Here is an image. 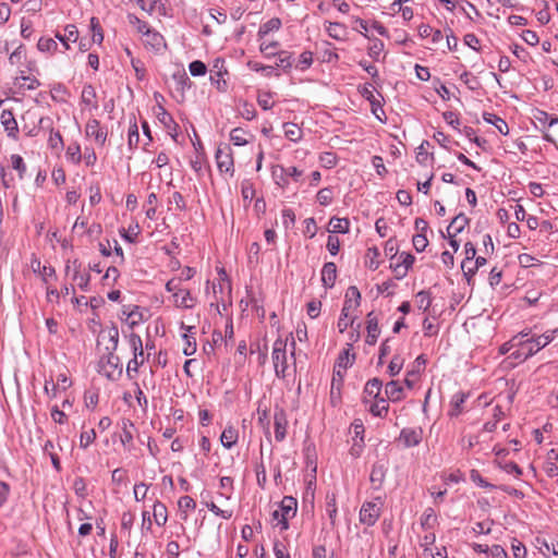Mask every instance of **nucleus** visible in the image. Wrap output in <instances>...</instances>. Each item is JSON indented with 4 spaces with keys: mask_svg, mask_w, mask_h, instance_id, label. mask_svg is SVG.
Returning a JSON list of instances; mask_svg holds the SVG:
<instances>
[{
    "mask_svg": "<svg viewBox=\"0 0 558 558\" xmlns=\"http://www.w3.org/2000/svg\"><path fill=\"white\" fill-rule=\"evenodd\" d=\"M295 340L292 332L284 338L279 336L274 344L271 360L276 376L286 378L290 375V369L295 366Z\"/></svg>",
    "mask_w": 558,
    "mask_h": 558,
    "instance_id": "obj_1",
    "label": "nucleus"
},
{
    "mask_svg": "<svg viewBox=\"0 0 558 558\" xmlns=\"http://www.w3.org/2000/svg\"><path fill=\"white\" fill-rule=\"evenodd\" d=\"M554 332H546L532 338H527V333L523 332L517 335V349L510 356L521 362L527 360L553 341Z\"/></svg>",
    "mask_w": 558,
    "mask_h": 558,
    "instance_id": "obj_2",
    "label": "nucleus"
},
{
    "mask_svg": "<svg viewBox=\"0 0 558 558\" xmlns=\"http://www.w3.org/2000/svg\"><path fill=\"white\" fill-rule=\"evenodd\" d=\"M361 304V293L355 286H350L344 294V302L341 310L337 327L340 332H344L352 326L356 319V311Z\"/></svg>",
    "mask_w": 558,
    "mask_h": 558,
    "instance_id": "obj_3",
    "label": "nucleus"
},
{
    "mask_svg": "<svg viewBox=\"0 0 558 558\" xmlns=\"http://www.w3.org/2000/svg\"><path fill=\"white\" fill-rule=\"evenodd\" d=\"M166 290L171 293V300L177 308L191 310L197 304V298L178 280H168Z\"/></svg>",
    "mask_w": 558,
    "mask_h": 558,
    "instance_id": "obj_4",
    "label": "nucleus"
},
{
    "mask_svg": "<svg viewBox=\"0 0 558 558\" xmlns=\"http://www.w3.org/2000/svg\"><path fill=\"white\" fill-rule=\"evenodd\" d=\"M128 343L133 353V357L129 361L126 366V374L130 378H133V373L136 374L138 368L149 357V352L145 353L143 340L140 335L131 332L128 336Z\"/></svg>",
    "mask_w": 558,
    "mask_h": 558,
    "instance_id": "obj_5",
    "label": "nucleus"
},
{
    "mask_svg": "<svg viewBox=\"0 0 558 558\" xmlns=\"http://www.w3.org/2000/svg\"><path fill=\"white\" fill-rule=\"evenodd\" d=\"M204 504L216 515L223 519H230L233 514L234 502L230 495H225L221 490H215L214 494L205 497Z\"/></svg>",
    "mask_w": 558,
    "mask_h": 558,
    "instance_id": "obj_6",
    "label": "nucleus"
},
{
    "mask_svg": "<svg viewBox=\"0 0 558 558\" xmlns=\"http://www.w3.org/2000/svg\"><path fill=\"white\" fill-rule=\"evenodd\" d=\"M302 175L303 171L294 166L283 167L281 165H275L271 167V178L275 184L282 190H287L292 182L299 183Z\"/></svg>",
    "mask_w": 558,
    "mask_h": 558,
    "instance_id": "obj_7",
    "label": "nucleus"
},
{
    "mask_svg": "<svg viewBox=\"0 0 558 558\" xmlns=\"http://www.w3.org/2000/svg\"><path fill=\"white\" fill-rule=\"evenodd\" d=\"M65 276L70 277L72 284H76L82 291H88L90 275L83 268L78 259L68 260L64 267Z\"/></svg>",
    "mask_w": 558,
    "mask_h": 558,
    "instance_id": "obj_8",
    "label": "nucleus"
},
{
    "mask_svg": "<svg viewBox=\"0 0 558 558\" xmlns=\"http://www.w3.org/2000/svg\"><path fill=\"white\" fill-rule=\"evenodd\" d=\"M298 510V501L291 496H286L279 504L278 509L272 512V518L277 521V525H281V530L289 527L288 521L295 517Z\"/></svg>",
    "mask_w": 558,
    "mask_h": 558,
    "instance_id": "obj_9",
    "label": "nucleus"
},
{
    "mask_svg": "<svg viewBox=\"0 0 558 558\" xmlns=\"http://www.w3.org/2000/svg\"><path fill=\"white\" fill-rule=\"evenodd\" d=\"M98 372L110 380L120 378L122 375L120 357L114 353L104 355L99 361Z\"/></svg>",
    "mask_w": 558,
    "mask_h": 558,
    "instance_id": "obj_10",
    "label": "nucleus"
},
{
    "mask_svg": "<svg viewBox=\"0 0 558 558\" xmlns=\"http://www.w3.org/2000/svg\"><path fill=\"white\" fill-rule=\"evenodd\" d=\"M215 158L220 173H226L232 177L234 173V160L231 147L226 143L219 144Z\"/></svg>",
    "mask_w": 558,
    "mask_h": 558,
    "instance_id": "obj_11",
    "label": "nucleus"
},
{
    "mask_svg": "<svg viewBox=\"0 0 558 558\" xmlns=\"http://www.w3.org/2000/svg\"><path fill=\"white\" fill-rule=\"evenodd\" d=\"M414 262L415 257L412 254L402 252L396 258V262L390 263V268L397 279H402L408 275V271L413 266Z\"/></svg>",
    "mask_w": 558,
    "mask_h": 558,
    "instance_id": "obj_12",
    "label": "nucleus"
},
{
    "mask_svg": "<svg viewBox=\"0 0 558 558\" xmlns=\"http://www.w3.org/2000/svg\"><path fill=\"white\" fill-rule=\"evenodd\" d=\"M72 385L66 374L61 373L57 376L56 381L46 380L44 391L49 398H57L60 392L68 390Z\"/></svg>",
    "mask_w": 558,
    "mask_h": 558,
    "instance_id": "obj_13",
    "label": "nucleus"
},
{
    "mask_svg": "<svg viewBox=\"0 0 558 558\" xmlns=\"http://www.w3.org/2000/svg\"><path fill=\"white\" fill-rule=\"evenodd\" d=\"M85 135L94 138L97 145L104 146L107 141L108 132L105 126L100 125L97 119L90 118L85 125Z\"/></svg>",
    "mask_w": 558,
    "mask_h": 558,
    "instance_id": "obj_14",
    "label": "nucleus"
},
{
    "mask_svg": "<svg viewBox=\"0 0 558 558\" xmlns=\"http://www.w3.org/2000/svg\"><path fill=\"white\" fill-rule=\"evenodd\" d=\"M31 268L36 275L40 277L44 284H50L57 280L56 269L50 265L43 264L36 257L32 258Z\"/></svg>",
    "mask_w": 558,
    "mask_h": 558,
    "instance_id": "obj_15",
    "label": "nucleus"
},
{
    "mask_svg": "<svg viewBox=\"0 0 558 558\" xmlns=\"http://www.w3.org/2000/svg\"><path fill=\"white\" fill-rule=\"evenodd\" d=\"M227 74L228 71L225 66V61L222 59H216L210 69V81L216 85L219 92H225L227 89V82L225 80V75Z\"/></svg>",
    "mask_w": 558,
    "mask_h": 558,
    "instance_id": "obj_16",
    "label": "nucleus"
},
{
    "mask_svg": "<svg viewBox=\"0 0 558 558\" xmlns=\"http://www.w3.org/2000/svg\"><path fill=\"white\" fill-rule=\"evenodd\" d=\"M345 372L335 369L332 371V378L330 384V403L337 407L341 403V390L343 386V378Z\"/></svg>",
    "mask_w": 558,
    "mask_h": 558,
    "instance_id": "obj_17",
    "label": "nucleus"
},
{
    "mask_svg": "<svg viewBox=\"0 0 558 558\" xmlns=\"http://www.w3.org/2000/svg\"><path fill=\"white\" fill-rule=\"evenodd\" d=\"M81 105L83 106L84 110H88L89 112L98 110L99 105L97 93L92 84H86L83 86L81 93Z\"/></svg>",
    "mask_w": 558,
    "mask_h": 558,
    "instance_id": "obj_18",
    "label": "nucleus"
},
{
    "mask_svg": "<svg viewBox=\"0 0 558 558\" xmlns=\"http://www.w3.org/2000/svg\"><path fill=\"white\" fill-rule=\"evenodd\" d=\"M378 317L375 315L374 312H369L366 316V337L365 342L368 345H375L379 336H380V328L378 324Z\"/></svg>",
    "mask_w": 558,
    "mask_h": 558,
    "instance_id": "obj_19",
    "label": "nucleus"
},
{
    "mask_svg": "<svg viewBox=\"0 0 558 558\" xmlns=\"http://www.w3.org/2000/svg\"><path fill=\"white\" fill-rule=\"evenodd\" d=\"M135 432L136 428L134 424L130 420L123 418L121 422L120 441L128 451H131L134 448Z\"/></svg>",
    "mask_w": 558,
    "mask_h": 558,
    "instance_id": "obj_20",
    "label": "nucleus"
},
{
    "mask_svg": "<svg viewBox=\"0 0 558 558\" xmlns=\"http://www.w3.org/2000/svg\"><path fill=\"white\" fill-rule=\"evenodd\" d=\"M423 438L422 428H403L399 436V441L407 448L417 446Z\"/></svg>",
    "mask_w": 558,
    "mask_h": 558,
    "instance_id": "obj_21",
    "label": "nucleus"
},
{
    "mask_svg": "<svg viewBox=\"0 0 558 558\" xmlns=\"http://www.w3.org/2000/svg\"><path fill=\"white\" fill-rule=\"evenodd\" d=\"M380 515V508L375 502H365L360 511V520L362 523L373 525Z\"/></svg>",
    "mask_w": 558,
    "mask_h": 558,
    "instance_id": "obj_22",
    "label": "nucleus"
},
{
    "mask_svg": "<svg viewBox=\"0 0 558 558\" xmlns=\"http://www.w3.org/2000/svg\"><path fill=\"white\" fill-rule=\"evenodd\" d=\"M259 43V51L265 58H272L280 51V43L270 36L257 37Z\"/></svg>",
    "mask_w": 558,
    "mask_h": 558,
    "instance_id": "obj_23",
    "label": "nucleus"
},
{
    "mask_svg": "<svg viewBox=\"0 0 558 558\" xmlns=\"http://www.w3.org/2000/svg\"><path fill=\"white\" fill-rule=\"evenodd\" d=\"M535 546L539 549V551L544 556H548L549 554L558 557V539L550 537H544V536H536L535 537Z\"/></svg>",
    "mask_w": 558,
    "mask_h": 558,
    "instance_id": "obj_24",
    "label": "nucleus"
},
{
    "mask_svg": "<svg viewBox=\"0 0 558 558\" xmlns=\"http://www.w3.org/2000/svg\"><path fill=\"white\" fill-rule=\"evenodd\" d=\"M0 122L3 125L8 136L16 140L19 133L17 122L14 118V114L10 110H3L0 114Z\"/></svg>",
    "mask_w": 558,
    "mask_h": 558,
    "instance_id": "obj_25",
    "label": "nucleus"
},
{
    "mask_svg": "<svg viewBox=\"0 0 558 558\" xmlns=\"http://www.w3.org/2000/svg\"><path fill=\"white\" fill-rule=\"evenodd\" d=\"M156 114L160 123H162L167 129L168 133L172 136L173 140H175L179 125L173 120L172 116L168 113L161 106H158Z\"/></svg>",
    "mask_w": 558,
    "mask_h": 558,
    "instance_id": "obj_26",
    "label": "nucleus"
},
{
    "mask_svg": "<svg viewBox=\"0 0 558 558\" xmlns=\"http://www.w3.org/2000/svg\"><path fill=\"white\" fill-rule=\"evenodd\" d=\"M381 381L378 378L369 379L364 387V403H369L380 397Z\"/></svg>",
    "mask_w": 558,
    "mask_h": 558,
    "instance_id": "obj_27",
    "label": "nucleus"
},
{
    "mask_svg": "<svg viewBox=\"0 0 558 558\" xmlns=\"http://www.w3.org/2000/svg\"><path fill=\"white\" fill-rule=\"evenodd\" d=\"M142 41L144 46L148 49L158 51L162 47H165V39L161 34L156 32L155 29H150L142 37Z\"/></svg>",
    "mask_w": 558,
    "mask_h": 558,
    "instance_id": "obj_28",
    "label": "nucleus"
},
{
    "mask_svg": "<svg viewBox=\"0 0 558 558\" xmlns=\"http://www.w3.org/2000/svg\"><path fill=\"white\" fill-rule=\"evenodd\" d=\"M494 451L496 453L498 464L509 474H513L514 476H520L522 474L521 469L514 462H505L502 464V457L506 453V449L499 446L494 447Z\"/></svg>",
    "mask_w": 558,
    "mask_h": 558,
    "instance_id": "obj_29",
    "label": "nucleus"
},
{
    "mask_svg": "<svg viewBox=\"0 0 558 558\" xmlns=\"http://www.w3.org/2000/svg\"><path fill=\"white\" fill-rule=\"evenodd\" d=\"M337 279V266L335 263L329 262L323 266L322 282L325 288H332Z\"/></svg>",
    "mask_w": 558,
    "mask_h": 558,
    "instance_id": "obj_30",
    "label": "nucleus"
},
{
    "mask_svg": "<svg viewBox=\"0 0 558 558\" xmlns=\"http://www.w3.org/2000/svg\"><path fill=\"white\" fill-rule=\"evenodd\" d=\"M417 31H418V35L422 38L429 39V43L432 45H437L444 39L442 33L440 29H435L427 24L420 25Z\"/></svg>",
    "mask_w": 558,
    "mask_h": 558,
    "instance_id": "obj_31",
    "label": "nucleus"
},
{
    "mask_svg": "<svg viewBox=\"0 0 558 558\" xmlns=\"http://www.w3.org/2000/svg\"><path fill=\"white\" fill-rule=\"evenodd\" d=\"M275 438L282 441L287 435L288 421L283 412L275 413L274 416Z\"/></svg>",
    "mask_w": 558,
    "mask_h": 558,
    "instance_id": "obj_32",
    "label": "nucleus"
},
{
    "mask_svg": "<svg viewBox=\"0 0 558 558\" xmlns=\"http://www.w3.org/2000/svg\"><path fill=\"white\" fill-rule=\"evenodd\" d=\"M238 439L239 430L233 425L226 426L220 435V442L227 449L232 448L238 442Z\"/></svg>",
    "mask_w": 558,
    "mask_h": 558,
    "instance_id": "obj_33",
    "label": "nucleus"
},
{
    "mask_svg": "<svg viewBox=\"0 0 558 558\" xmlns=\"http://www.w3.org/2000/svg\"><path fill=\"white\" fill-rule=\"evenodd\" d=\"M385 393L388 400L398 402L404 398L403 388L398 380L389 381L385 387Z\"/></svg>",
    "mask_w": 558,
    "mask_h": 558,
    "instance_id": "obj_34",
    "label": "nucleus"
},
{
    "mask_svg": "<svg viewBox=\"0 0 558 558\" xmlns=\"http://www.w3.org/2000/svg\"><path fill=\"white\" fill-rule=\"evenodd\" d=\"M254 136L246 130L242 128H234L230 132V141L235 146H244L251 142L250 138H253Z\"/></svg>",
    "mask_w": 558,
    "mask_h": 558,
    "instance_id": "obj_35",
    "label": "nucleus"
},
{
    "mask_svg": "<svg viewBox=\"0 0 558 558\" xmlns=\"http://www.w3.org/2000/svg\"><path fill=\"white\" fill-rule=\"evenodd\" d=\"M281 26V20L279 17H272L259 26L257 37L270 36L271 33L278 32Z\"/></svg>",
    "mask_w": 558,
    "mask_h": 558,
    "instance_id": "obj_36",
    "label": "nucleus"
},
{
    "mask_svg": "<svg viewBox=\"0 0 558 558\" xmlns=\"http://www.w3.org/2000/svg\"><path fill=\"white\" fill-rule=\"evenodd\" d=\"M483 119L485 122L493 124L502 135L509 134V126L502 118L494 113L484 112Z\"/></svg>",
    "mask_w": 558,
    "mask_h": 558,
    "instance_id": "obj_37",
    "label": "nucleus"
},
{
    "mask_svg": "<svg viewBox=\"0 0 558 558\" xmlns=\"http://www.w3.org/2000/svg\"><path fill=\"white\" fill-rule=\"evenodd\" d=\"M326 32L336 40H343L348 34L345 25L338 22H329L326 25Z\"/></svg>",
    "mask_w": 558,
    "mask_h": 558,
    "instance_id": "obj_38",
    "label": "nucleus"
},
{
    "mask_svg": "<svg viewBox=\"0 0 558 558\" xmlns=\"http://www.w3.org/2000/svg\"><path fill=\"white\" fill-rule=\"evenodd\" d=\"M64 31V35L57 33L56 38H58L63 44L65 49H69V43H75L78 39V31L75 25H68Z\"/></svg>",
    "mask_w": 558,
    "mask_h": 558,
    "instance_id": "obj_39",
    "label": "nucleus"
},
{
    "mask_svg": "<svg viewBox=\"0 0 558 558\" xmlns=\"http://www.w3.org/2000/svg\"><path fill=\"white\" fill-rule=\"evenodd\" d=\"M466 398L468 396L463 392H458L452 396L450 410L448 412L450 416H458L462 413Z\"/></svg>",
    "mask_w": 558,
    "mask_h": 558,
    "instance_id": "obj_40",
    "label": "nucleus"
},
{
    "mask_svg": "<svg viewBox=\"0 0 558 558\" xmlns=\"http://www.w3.org/2000/svg\"><path fill=\"white\" fill-rule=\"evenodd\" d=\"M368 404V410L374 416L384 417L387 415L389 405L384 398L379 397L378 399L373 400Z\"/></svg>",
    "mask_w": 558,
    "mask_h": 558,
    "instance_id": "obj_41",
    "label": "nucleus"
},
{
    "mask_svg": "<svg viewBox=\"0 0 558 558\" xmlns=\"http://www.w3.org/2000/svg\"><path fill=\"white\" fill-rule=\"evenodd\" d=\"M283 132L284 136L292 142H299L303 136L302 129L298 124L292 122L283 123Z\"/></svg>",
    "mask_w": 558,
    "mask_h": 558,
    "instance_id": "obj_42",
    "label": "nucleus"
},
{
    "mask_svg": "<svg viewBox=\"0 0 558 558\" xmlns=\"http://www.w3.org/2000/svg\"><path fill=\"white\" fill-rule=\"evenodd\" d=\"M275 94L270 90H258L257 104L263 110H270L275 106Z\"/></svg>",
    "mask_w": 558,
    "mask_h": 558,
    "instance_id": "obj_43",
    "label": "nucleus"
},
{
    "mask_svg": "<svg viewBox=\"0 0 558 558\" xmlns=\"http://www.w3.org/2000/svg\"><path fill=\"white\" fill-rule=\"evenodd\" d=\"M379 256L380 253L376 246L367 248L364 262L365 266L372 270H376L380 265Z\"/></svg>",
    "mask_w": 558,
    "mask_h": 558,
    "instance_id": "obj_44",
    "label": "nucleus"
},
{
    "mask_svg": "<svg viewBox=\"0 0 558 558\" xmlns=\"http://www.w3.org/2000/svg\"><path fill=\"white\" fill-rule=\"evenodd\" d=\"M350 230V221L347 218L332 217L329 221V231L338 233H348Z\"/></svg>",
    "mask_w": 558,
    "mask_h": 558,
    "instance_id": "obj_45",
    "label": "nucleus"
},
{
    "mask_svg": "<svg viewBox=\"0 0 558 558\" xmlns=\"http://www.w3.org/2000/svg\"><path fill=\"white\" fill-rule=\"evenodd\" d=\"M65 158L74 165H78L82 161L83 154L78 143H71L65 150Z\"/></svg>",
    "mask_w": 558,
    "mask_h": 558,
    "instance_id": "obj_46",
    "label": "nucleus"
},
{
    "mask_svg": "<svg viewBox=\"0 0 558 558\" xmlns=\"http://www.w3.org/2000/svg\"><path fill=\"white\" fill-rule=\"evenodd\" d=\"M466 225L468 218L465 216L459 215L454 217L447 228L448 235H457L465 228Z\"/></svg>",
    "mask_w": 558,
    "mask_h": 558,
    "instance_id": "obj_47",
    "label": "nucleus"
},
{
    "mask_svg": "<svg viewBox=\"0 0 558 558\" xmlns=\"http://www.w3.org/2000/svg\"><path fill=\"white\" fill-rule=\"evenodd\" d=\"M123 314L126 315V320L129 322L130 326L137 325L143 320V314L138 306L125 307L123 310Z\"/></svg>",
    "mask_w": 558,
    "mask_h": 558,
    "instance_id": "obj_48",
    "label": "nucleus"
},
{
    "mask_svg": "<svg viewBox=\"0 0 558 558\" xmlns=\"http://www.w3.org/2000/svg\"><path fill=\"white\" fill-rule=\"evenodd\" d=\"M276 57V68L287 71L293 66V58L290 52L280 50Z\"/></svg>",
    "mask_w": 558,
    "mask_h": 558,
    "instance_id": "obj_49",
    "label": "nucleus"
},
{
    "mask_svg": "<svg viewBox=\"0 0 558 558\" xmlns=\"http://www.w3.org/2000/svg\"><path fill=\"white\" fill-rule=\"evenodd\" d=\"M37 48L41 52L54 53L58 49V44L53 38L40 37L37 43Z\"/></svg>",
    "mask_w": 558,
    "mask_h": 558,
    "instance_id": "obj_50",
    "label": "nucleus"
},
{
    "mask_svg": "<svg viewBox=\"0 0 558 558\" xmlns=\"http://www.w3.org/2000/svg\"><path fill=\"white\" fill-rule=\"evenodd\" d=\"M384 47H385V45L380 39L374 38V39H372V41L367 48V53L374 61H378L380 54L384 51Z\"/></svg>",
    "mask_w": 558,
    "mask_h": 558,
    "instance_id": "obj_51",
    "label": "nucleus"
},
{
    "mask_svg": "<svg viewBox=\"0 0 558 558\" xmlns=\"http://www.w3.org/2000/svg\"><path fill=\"white\" fill-rule=\"evenodd\" d=\"M157 203H158V198H157V194L156 193H150L148 196H147V199H146V217L150 220H154L156 219V213H157Z\"/></svg>",
    "mask_w": 558,
    "mask_h": 558,
    "instance_id": "obj_52",
    "label": "nucleus"
},
{
    "mask_svg": "<svg viewBox=\"0 0 558 558\" xmlns=\"http://www.w3.org/2000/svg\"><path fill=\"white\" fill-rule=\"evenodd\" d=\"M353 361H354V355H351L349 352V349H348L339 355L333 368L345 372L347 368L350 365H352Z\"/></svg>",
    "mask_w": 558,
    "mask_h": 558,
    "instance_id": "obj_53",
    "label": "nucleus"
},
{
    "mask_svg": "<svg viewBox=\"0 0 558 558\" xmlns=\"http://www.w3.org/2000/svg\"><path fill=\"white\" fill-rule=\"evenodd\" d=\"M313 63V53L311 51H303L298 60L294 62L293 61V65L301 70V71H305L306 69H308Z\"/></svg>",
    "mask_w": 558,
    "mask_h": 558,
    "instance_id": "obj_54",
    "label": "nucleus"
},
{
    "mask_svg": "<svg viewBox=\"0 0 558 558\" xmlns=\"http://www.w3.org/2000/svg\"><path fill=\"white\" fill-rule=\"evenodd\" d=\"M90 29L93 33V41L100 45L104 41V31L99 23V20L95 16L90 19Z\"/></svg>",
    "mask_w": 558,
    "mask_h": 558,
    "instance_id": "obj_55",
    "label": "nucleus"
},
{
    "mask_svg": "<svg viewBox=\"0 0 558 558\" xmlns=\"http://www.w3.org/2000/svg\"><path fill=\"white\" fill-rule=\"evenodd\" d=\"M179 508L180 511L183 513V519L187 518V512L195 509L196 502L193 498L190 496H183L179 499Z\"/></svg>",
    "mask_w": 558,
    "mask_h": 558,
    "instance_id": "obj_56",
    "label": "nucleus"
},
{
    "mask_svg": "<svg viewBox=\"0 0 558 558\" xmlns=\"http://www.w3.org/2000/svg\"><path fill=\"white\" fill-rule=\"evenodd\" d=\"M128 143L130 148H136L140 143L138 126L136 121L130 124L128 132Z\"/></svg>",
    "mask_w": 558,
    "mask_h": 558,
    "instance_id": "obj_57",
    "label": "nucleus"
},
{
    "mask_svg": "<svg viewBox=\"0 0 558 558\" xmlns=\"http://www.w3.org/2000/svg\"><path fill=\"white\" fill-rule=\"evenodd\" d=\"M319 162H320L322 167L330 169L337 165L338 158L335 153L325 151L319 155Z\"/></svg>",
    "mask_w": 558,
    "mask_h": 558,
    "instance_id": "obj_58",
    "label": "nucleus"
},
{
    "mask_svg": "<svg viewBox=\"0 0 558 558\" xmlns=\"http://www.w3.org/2000/svg\"><path fill=\"white\" fill-rule=\"evenodd\" d=\"M437 522V515L435 514L434 510L432 508H428L425 510L423 517H422V527L423 529H432Z\"/></svg>",
    "mask_w": 558,
    "mask_h": 558,
    "instance_id": "obj_59",
    "label": "nucleus"
},
{
    "mask_svg": "<svg viewBox=\"0 0 558 558\" xmlns=\"http://www.w3.org/2000/svg\"><path fill=\"white\" fill-rule=\"evenodd\" d=\"M15 82L20 87H25L26 89H35L40 85L39 82L35 77H29V76H24V75L17 76L15 78Z\"/></svg>",
    "mask_w": 558,
    "mask_h": 558,
    "instance_id": "obj_60",
    "label": "nucleus"
},
{
    "mask_svg": "<svg viewBox=\"0 0 558 558\" xmlns=\"http://www.w3.org/2000/svg\"><path fill=\"white\" fill-rule=\"evenodd\" d=\"M154 518L159 526L163 525L167 522V510L163 505L156 504L154 506Z\"/></svg>",
    "mask_w": 558,
    "mask_h": 558,
    "instance_id": "obj_61",
    "label": "nucleus"
},
{
    "mask_svg": "<svg viewBox=\"0 0 558 558\" xmlns=\"http://www.w3.org/2000/svg\"><path fill=\"white\" fill-rule=\"evenodd\" d=\"M26 59V52L23 46H19L9 57L12 65H20Z\"/></svg>",
    "mask_w": 558,
    "mask_h": 558,
    "instance_id": "obj_62",
    "label": "nucleus"
},
{
    "mask_svg": "<svg viewBox=\"0 0 558 558\" xmlns=\"http://www.w3.org/2000/svg\"><path fill=\"white\" fill-rule=\"evenodd\" d=\"M96 439L95 429L83 430L80 435V446L82 448H87L90 444H93Z\"/></svg>",
    "mask_w": 558,
    "mask_h": 558,
    "instance_id": "obj_63",
    "label": "nucleus"
},
{
    "mask_svg": "<svg viewBox=\"0 0 558 558\" xmlns=\"http://www.w3.org/2000/svg\"><path fill=\"white\" fill-rule=\"evenodd\" d=\"M511 549L514 558H526L527 551L523 543L513 538L511 542Z\"/></svg>",
    "mask_w": 558,
    "mask_h": 558,
    "instance_id": "obj_64",
    "label": "nucleus"
}]
</instances>
